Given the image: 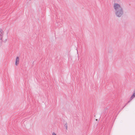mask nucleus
<instances>
[{
  "label": "nucleus",
  "instance_id": "obj_4",
  "mask_svg": "<svg viewBox=\"0 0 135 135\" xmlns=\"http://www.w3.org/2000/svg\"><path fill=\"white\" fill-rule=\"evenodd\" d=\"M64 126L66 128V129L67 130L68 129V125H67V123H66L64 125Z\"/></svg>",
  "mask_w": 135,
  "mask_h": 135
},
{
  "label": "nucleus",
  "instance_id": "obj_2",
  "mask_svg": "<svg viewBox=\"0 0 135 135\" xmlns=\"http://www.w3.org/2000/svg\"><path fill=\"white\" fill-rule=\"evenodd\" d=\"M4 34V32L1 29H0V46L2 45V42L3 41L4 42H5L7 40V39H6L4 41L2 39L3 38V35Z\"/></svg>",
  "mask_w": 135,
  "mask_h": 135
},
{
  "label": "nucleus",
  "instance_id": "obj_1",
  "mask_svg": "<svg viewBox=\"0 0 135 135\" xmlns=\"http://www.w3.org/2000/svg\"><path fill=\"white\" fill-rule=\"evenodd\" d=\"M113 7L116 16L118 17H122L123 15L124 11L123 8L118 3H115L114 4Z\"/></svg>",
  "mask_w": 135,
  "mask_h": 135
},
{
  "label": "nucleus",
  "instance_id": "obj_5",
  "mask_svg": "<svg viewBox=\"0 0 135 135\" xmlns=\"http://www.w3.org/2000/svg\"><path fill=\"white\" fill-rule=\"evenodd\" d=\"M52 135H56V134H55V133L54 132L53 133H52Z\"/></svg>",
  "mask_w": 135,
  "mask_h": 135
},
{
  "label": "nucleus",
  "instance_id": "obj_3",
  "mask_svg": "<svg viewBox=\"0 0 135 135\" xmlns=\"http://www.w3.org/2000/svg\"><path fill=\"white\" fill-rule=\"evenodd\" d=\"M19 59L18 57H17L16 58L15 65H17L19 64Z\"/></svg>",
  "mask_w": 135,
  "mask_h": 135
}]
</instances>
